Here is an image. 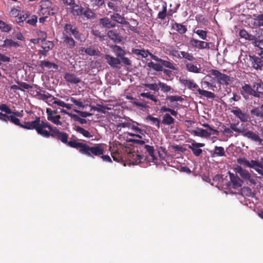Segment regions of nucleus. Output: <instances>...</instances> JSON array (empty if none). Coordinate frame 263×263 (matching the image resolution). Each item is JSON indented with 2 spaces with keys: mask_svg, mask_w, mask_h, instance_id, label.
Listing matches in <instances>:
<instances>
[{
  "mask_svg": "<svg viewBox=\"0 0 263 263\" xmlns=\"http://www.w3.org/2000/svg\"><path fill=\"white\" fill-rule=\"evenodd\" d=\"M53 103H54V104L57 105L59 106L62 107L63 108H65L67 109H70L71 108V104H66L64 101L59 100L58 99L55 100L53 102Z\"/></svg>",
  "mask_w": 263,
  "mask_h": 263,
  "instance_id": "nucleus-50",
  "label": "nucleus"
},
{
  "mask_svg": "<svg viewBox=\"0 0 263 263\" xmlns=\"http://www.w3.org/2000/svg\"><path fill=\"white\" fill-rule=\"evenodd\" d=\"M141 124L136 122L131 123L129 129L132 130L134 133H126V134L133 137V138L128 139L127 141L134 144L139 145H144L146 141L145 139V131L142 129L140 126Z\"/></svg>",
  "mask_w": 263,
  "mask_h": 263,
  "instance_id": "nucleus-3",
  "label": "nucleus"
},
{
  "mask_svg": "<svg viewBox=\"0 0 263 263\" xmlns=\"http://www.w3.org/2000/svg\"><path fill=\"white\" fill-rule=\"evenodd\" d=\"M237 162L240 165H243L245 167H249V166H250L249 165H250L249 161L247 160L245 158H239L237 159Z\"/></svg>",
  "mask_w": 263,
  "mask_h": 263,
  "instance_id": "nucleus-62",
  "label": "nucleus"
},
{
  "mask_svg": "<svg viewBox=\"0 0 263 263\" xmlns=\"http://www.w3.org/2000/svg\"><path fill=\"white\" fill-rule=\"evenodd\" d=\"M108 36L112 41L120 42L121 41V37L120 35L114 30H110L107 33Z\"/></svg>",
  "mask_w": 263,
  "mask_h": 263,
  "instance_id": "nucleus-40",
  "label": "nucleus"
},
{
  "mask_svg": "<svg viewBox=\"0 0 263 263\" xmlns=\"http://www.w3.org/2000/svg\"><path fill=\"white\" fill-rule=\"evenodd\" d=\"M205 144L201 143H197L193 141L191 144L189 145V148L191 149L193 154L196 157L199 156L202 153L201 147H204Z\"/></svg>",
  "mask_w": 263,
  "mask_h": 263,
  "instance_id": "nucleus-14",
  "label": "nucleus"
},
{
  "mask_svg": "<svg viewBox=\"0 0 263 263\" xmlns=\"http://www.w3.org/2000/svg\"><path fill=\"white\" fill-rule=\"evenodd\" d=\"M66 101H71V102L74 103L76 106H78L79 107L82 108L84 107L83 103L82 101H81L80 100H77L73 97H70V98H68L66 100Z\"/></svg>",
  "mask_w": 263,
  "mask_h": 263,
  "instance_id": "nucleus-59",
  "label": "nucleus"
},
{
  "mask_svg": "<svg viewBox=\"0 0 263 263\" xmlns=\"http://www.w3.org/2000/svg\"><path fill=\"white\" fill-rule=\"evenodd\" d=\"M40 14L43 15H53L58 12L57 7L53 6L50 0L42 1L40 3Z\"/></svg>",
  "mask_w": 263,
  "mask_h": 263,
  "instance_id": "nucleus-6",
  "label": "nucleus"
},
{
  "mask_svg": "<svg viewBox=\"0 0 263 263\" xmlns=\"http://www.w3.org/2000/svg\"><path fill=\"white\" fill-rule=\"evenodd\" d=\"M12 29L10 25L7 24L5 22L0 20V30L3 32H9Z\"/></svg>",
  "mask_w": 263,
  "mask_h": 263,
  "instance_id": "nucleus-47",
  "label": "nucleus"
},
{
  "mask_svg": "<svg viewBox=\"0 0 263 263\" xmlns=\"http://www.w3.org/2000/svg\"><path fill=\"white\" fill-rule=\"evenodd\" d=\"M47 113V120L52 123L57 125H62V123L60 120L61 117L60 115L58 116H52L51 109L47 108L46 110Z\"/></svg>",
  "mask_w": 263,
  "mask_h": 263,
  "instance_id": "nucleus-18",
  "label": "nucleus"
},
{
  "mask_svg": "<svg viewBox=\"0 0 263 263\" xmlns=\"http://www.w3.org/2000/svg\"><path fill=\"white\" fill-rule=\"evenodd\" d=\"M235 170L243 179L249 181L253 184H256V179L251 176V174L248 171L243 169L240 166H238L236 167Z\"/></svg>",
  "mask_w": 263,
  "mask_h": 263,
  "instance_id": "nucleus-11",
  "label": "nucleus"
},
{
  "mask_svg": "<svg viewBox=\"0 0 263 263\" xmlns=\"http://www.w3.org/2000/svg\"><path fill=\"white\" fill-rule=\"evenodd\" d=\"M31 116V118L33 120L30 122H24V123H21L20 120L17 117H14L10 115L9 121L15 125L18 126L28 130H33L35 129L37 133L38 129H39L42 121L40 116H37L32 111L29 112Z\"/></svg>",
  "mask_w": 263,
  "mask_h": 263,
  "instance_id": "nucleus-4",
  "label": "nucleus"
},
{
  "mask_svg": "<svg viewBox=\"0 0 263 263\" xmlns=\"http://www.w3.org/2000/svg\"><path fill=\"white\" fill-rule=\"evenodd\" d=\"M144 148L146 150V152L148 155L146 157V160L149 163V165L157 164L159 162L157 154H158L160 155L159 152H155L154 147L149 145L145 144Z\"/></svg>",
  "mask_w": 263,
  "mask_h": 263,
  "instance_id": "nucleus-7",
  "label": "nucleus"
},
{
  "mask_svg": "<svg viewBox=\"0 0 263 263\" xmlns=\"http://www.w3.org/2000/svg\"><path fill=\"white\" fill-rule=\"evenodd\" d=\"M39 67L43 70L52 69V70H57L59 68L56 64L47 61H41Z\"/></svg>",
  "mask_w": 263,
  "mask_h": 263,
  "instance_id": "nucleus-21",
  "label": "nucleus"
},
{
  "mask_svg": "<svg viewBox=\"0 0 263 263\" xmlns=\"http://www.w3.org/2000/svg\"><path fill=\"white\" fill-rule=\"evenodd\" d=\"M16 83L17 85H20V90L25 91V90L29 89L30 88H32V86L30 84H27L26 82H21L20 81H16Z\"/></svg>",
  "mask_w": 263,
  "mask_h": 263,
  "instance_id": "nucleus-52",
  "label": "nucleus"
},
{
  "mask_svg": "<svg viewBox=\"0 0 263 263\" xmlns=\"http://www.w3.org/2000/svg\"><path fill=\"white\" fill-rule=\"evenodd\" d=\"M175 122V119L168 114H164L162 117V123L165 125H170Z\"/></svg>",
  "mask_w": 263,
  "mask_h": 263,
  "instance_id": "nucleus-37",
  "label": "nucleus"
},
{
  "mask_svg": "<svg viewBox=\"0 0 263 263\" xmlns=\"http://www.w3.org/2000/svg\"><path fill=\"white\" fill-rule=\"evenodd\" d=\"M231 112L240 121L246 122L249 119V115L245 111H242L238 107H234L231 109Z\"/></svg>",
  "mask_w": 263,
  "mask_h": 263,
  "instance_id": "nucleus-13",
  "label": "nucleus"
},
{
  "mask_svg": "<svg viewBox=\"0 0 263 263\" xmlns=\"http://www.w3.org/2000/svg\"><path fill=\"white\" fill-rule=\"evenodd\" d=\"M71 147L79 149L80 153L88 157L100 156L103 154L104 147L101 144L90 146L88 144L78 141H71L69 143Z\"/></svg>",
  "mask_w": 263,
  "mask_h": 263,
  "instance_id": "nucleus-2",
  "label": "nucleus"
},
{
  "mask_svg": "<svg viewBox=\"0 0 263 263\" xmlns=\"http://www.w3.org/2000/svg\"><path fill=\"white\" fill-rule=\"evenodd\" d=\"M166 99L168 101H170L171 102H182L183 100V98H182L181 96H167L166 98Z\"/></svg>",
  "mask_w": 263,
  "mask_h": 263,
  "instance_id": "nucleus-56",
  "label": "nucleus"
},
{
  "mask_svg": "<svg viewBox=\"0 0 263 263\" xmlns=\"http://www.w3.org/2000/svg\"><path fill=\"white\" fill-rule=\"evenodd\" d=\"M20 46V44L19 43L17 42H14L12 39H6L4 41L3 44L1 45V47L2 48H11V47H15L17 48Z\"/></svg>",
  "mask_w": 263,
  "mask_h": 263,
  "instance_id": "nucleus-32",
  "label": "nucleus"
},
{
  "mask_svg": "<svg viewBox=\"0 0 263 263\" xmlns=\"http://www.w3.org/2000/svg\"><path fill=\"white\" fill-rule=\"evenodd\" d=\"M143 85L151 90L158 91L159 90V82L157 83H145Z\"/></svg>",
  "mask_w": 263,
  "mask_h": 263,
  "instance_id": "nucleus-51",
  "label": "nucleus"
},
{
  "mask_svg": "<svg viewBox=\"0 0 263 263\" xmlns=\"http://www.w3.org/2000/svg\"><path fill=\"white\" fill-rule=\"evenodd\" d=\"M253 44L255 46L258 47L261 51H263V40H258L256 37L255 41H253Z\"/></svg>",
  "mask_w": 263,
  "mask_h": 263,
  "instance_id": "nucleus-64",
  "label": "nucleus"
},
{
  "mask_svg": "<svg viewBox=\"0 0 263 263\" xmlns=\"http://www.w3.org/2000/svg\"><path fill=\"white\" fill-rule=\"evenodd\" d=\"M249 57L252 67L254 69L256 70L263 69V60L261 58L255 55H250Z\"/></svg>",
  "mask_w": 263,
  "mask_h": 263,
  "instance_id": "nucleus-15",
  "label": "nucleus"
},
{
  "mask_svg": "<svg viewBox=\"0 0 263 263\" xmlns=\"http://www.w3.org/2000/svg\"><path fill=\"white\" fill-rule=\"evenodd\" d=\"M63 40L64 45L70 49H73L76 45L74 39L69 35H63Z\"/></svg>",
  "mask_w": 263,
  "mask_h": 263,
  "instance_id": "nucleus-24",
  "label": "nucleus"
},
{
  "mask_svg": "<svg viewBox=\"0 0 263 263\" xmlns=\"http://www.w3.org/2000/svg\"><path fill=\"white\" fill-rule=\"evenodd\" d=\"M93 10H98L105 4L104 0H86Z\"/></svg>",
  "mask_w": 263,
  "mask_h": 263,
  "instance_id": "nucleus-31",
  "label": "nucleus"
},
{
  "mask_svg": "<svg viewBox=\"0 0 263 263\" xmlns=\"http://www.w3.org/2000/svg\"><path fill=\"white\" fill-rule=\"evenodd\" d=\"M161 65L164 66L166 68H170L172 70H176V67L174 66V64L170 61L162 60L161 63Z\"/></svg>",
  "mask_w": 263,
  "mask_h": 263,
  "instance_id": "nucleus-55",
  "label": "nucleus"
},
{
  "mask_svg": "<svg viewBox=\"0 0 263 263\" xmlns=\"http://www.w3.org/2000/svg\"><path fill=\"white\" fill-rule=\"evenodd\" d=\"M197 91L199 95L205 97L207 98L214 99L215 98V95L211 91L202 90L199 88H198Z\"/></svg>",
  "mask_w": 263,
  "mask_h": 263,
  "instance_id": "nucleus-45",
  "label": "nucleus"
},
{
  "mask_svg": "<svg viewBox=\"0 0 263 263\" xmlns=\"http://www.w3.org/2000/svg\"><path fill=\"white\" fill-rule=\"evenodd\" d=\"M253 88L256 93V98H260L263 94V82L260 79H257L253 83Z\"/></svg>",
  "mask_w": 263,
  "mask_h": 263,
  "instance_id": "nucleus-16",
  "label": "nucleus"
},
{
  "mask_svg": "<svg viewBox=\"0 0 263 263\" xmlns=\"http://www.w3.org/2000/svg\"><path fill=\"white\" fill-rule=\"evenodd\" d=\"M159 88L161 89V90L163 93H168L169 92H173V88L167 85L166 83L162 82L160 81H159Z\"/></svg>",
  "mask_w": 263,
  "mask_h": 263,
  "instance_id": "nucleus-39",
  "label": "nucleus"
},
{
  "mask_svg": "<svg viewBox=\"0 0 263 263\" xmlns=\"http://www.w3.org/2000/svg\"><path fill=\"white\" fill-rule=\"evenodd\" d=\"M230 178L231 182L232 183L233 188H237L240 187L243 183V181L239 178L238 176L234 174L229 173Z\"/></svg>",
  "mask_w": 263,
  "mask_h": 263,
  "instance_id": "nucleus-26",
  "label": "nucleus"
},
{
  "mask_svg": "<svg viewBox=\"0 0 263 263\" xmlns=\"http://www.w3.org/2000/svg\"><path fill=\"white\" fill-rule=\"evenodd\" d=\"M190 44L195 48H198L199 49H204L205 48H210L209 43L205 42L202 41H199L197 39L192 38L190 40Z\"/></svg>",
  "mask_w": 263,
  "mask_h": 263,
  "instance_id": "nucleus-17",
  "label": "nucleus"
},
{
  "mask_svg": "<svg viewBox=\"0 0 263 263\" xmlns=\"http://www.w3.org/2000/svg\"><path fill=\"white\" fill-rule=\"evenodd\" d=\"M240 93L246 100L249 99V96L256 97L255 95H256V93L254 90L253 86H251L250 85L246 83L242 86Z\"/></svg>",
  "mask_w": 263,
  "mask_h": 263,
  "instance_id": "nucleus-12",
  "label": "nucleus"
},
{
  "mask_svg": "<svg viewBox=\"0 0 263 263\" xmlns=\"http://www.w3.org/2000/svg\"><path fill=\"white\" fill-rule=\"evenodd\" d=\"M74 16H81L83 18L88 20L94 19L96 14L94 11L89 7H83L78 5L74 6L71 11Z\"/></svg>",
  "mask_w": 263,
  "mask_h": 263,
  "instance_id": "nucleus-5",
  "label": "nucleus"
},
{
  "mask_svg": "<svg viewBox=\"0 0 263 263\" xmlns=\"http://www.w3.org/2000/svg\"><path fill=\"white\" fill-rule=\"evenodd\" d=\"M53 47V44L50 41H45L42 44V49L40 52L44 56L47 55L48 52Z\"/></svg>",
  "mask_w": 263,
  "mask_h": 263,
  "instance_id": "nucleus-23",
  "label": "nucleus"
},
{
  "mask_svg": "<svg viewBox=\"0 0 263 263\" xmlns=\"http://www.w3.org/2000/svg\"><path fill=\"white\" fill-rule=\"evenodd\" d=\"M171 13L167 12V3L166 2L163 1L162 3V7L161 10L159 11L157 17L161 20H164L166 17L168 18L169 16H171Z\"/></svg>",
  "mask_w": 263,
  "mask_h": 263,
  "instance_id": "nucleus-20",
  "label": "nucleus"
},
{
  "mask_svg": "<svg viewBox=\"0 0 263 263\" xmlns=\"http://www.w3.org/2000/svg\"><path fill=\"white\" fill-rule=\"evenodd\" d=\"M254 23L259 27L263 26V14H259L256 17Z\"/></svg>",
  "mask_w": 263,
  "mask_h": 263,
  "instance_id": "nucleus-57",
  "label": "nucleus"
},
{
  "mask_svg": "<svg viewBox=\"0 0 263 263\" xmlns=\"http://www.w3.org/2000/svg\"><path fill=\"white\" fill-rule=\"evenodd\" d=\"M239 122L238 121L237 123H232L230 124V128L232 129V131L235 132L239 134H241L242 135L243 133L245 130V128L240 129L237 127L238 125L239 124Z\"/></svg>",
  "mask_w": 263,
  "mask_h": 263,
  "instance_id": "nucleus-48",
  "label": "nucleus"
},
{
  "mask_svg": "<svg viewBox=\"0 0 263 263\" xmlns=\"http://www.w3.org/2000/svg\"><path fill=\"white\" fill-rule=\"evenodd\" d=\"M193 133L195 135L200 137H208L211 135L210 132L202 128H197L196 130H194Z\"/></svg>",
  "mask_w": 263,
  "mask_h": 263,
  "instance_id": "nucleus-38",
  "label": "nucleus"
},
{
  "mask_svg": "<svg viewBox=\"0 0 263 263\" xmlns=\"http://www.w3.org/2000/svg\"><path fill=\"white\" fill-rule=\"evenodd\" d=\"M135 100L134 101V104L138 107H142L144 108H146L148 107L147 103L144 101H138L137 99H135Z\"/></svg>",
  "mask_w": 263,
  "mask_h": 263,
  "instance_id": "nucleus-63",
  "label": "nucleus"
},
{
  "mask_svg": "<svg viewBox=\"0 0 263 263\" xmlns=\"http://www.w3.org/2000/svg\"><path fill=\"white\" fill-rule=\"evenodd\" d=\"M185 67L186 70L192 73H199L200 72L201 68L200 65L199 64L198 66L192 63H185Z\"/></svg>",
  "mask_w": 263,
  "mask_h": 263,
  "instance_id": "nucleus-29",
  "label": "nucleus"
},
{
  "mask_svg": "<svg viewBox=\"0 0 263 263\" xmlns=\"http://www.w3.org/2000/svg\"><path fill=\"white\" fill-rule=\"evenodd\" d=\"M140 96L148 99L155 103L158 102V99L157 98L156 96L152 94L151 92H142L140 93Z\"/></svg>",
  "mask_w": 263,
  "mask_h": 263,
  "instance_id": "nucleus-46",
  "label": "nucleus"
},
{
  "mask_svg": "<svg viewBox=\"0 0 263 263\" xmlns=\"http://www.w3.org/2000/svg\"><path fill=\"white\" fill-rule=\"evenodd\" d=\"M194 32L197 34L199 37L202 39V40H206L207 37V31L201 30V29H198V30H194Z\"/></svg>",
  "mask_w": 263,
  "mask_h": 263,
  "instance_id": "nucleus-54",
  "label": "nucleus"
},
{
  "mask_svg": "<svg viewBox=\"0 0 263 263\" xmlns=\"http://www.w3.org/2000/svg\"><path fill=\"white\" fill-rule=\"evenodd\" d=\"M111 18L118 23L121 24H125L126 21L125 18L121 15L119 13H115L111 16Z\"/></svg>",
  "mask_w": 263,
  "mask_h": 263,
  "instance_id": "nucleus-43",
  "label": "nucleus"
},
{
  "mask_svg": "<svg viewBox=\"0 0 263 263\" xmlns=\"http://www.w3.org/2000/svg\"><path fill=\"white\" fill-rule=\"evenodd\" d=\"M180 83L183 85L185 87H187L189 89H198L199 87L197 84H196L193 80H187L182 79H180Z\"/></svg>",
  "mask_w": 263,
  "mask_h": 263,
  "instance_id": "nucleus-22",
  "label": "nucleus"
},
{
  "mask_svg": "<svg viewBox=\"0 0 263 263\" xmlns=\"http://www.w3.org/2000/svg\"><path fill=\"white\" fill-rule=\"evenodd\" d=\"M0 110L7 114L8 115H10L11 113H12L11 109L6 104H2L0 105Z\"/></svg>",
  "mask_w": 263,
  "mask_h": 263,
  "instance_id": "nucleus-60",
  "label": "nucleus"
},
{
  "mask_svg": "<svg viewBox=\"0 0 263 263\" xmlns=\"http://www.w3.org/2000/svg\"><path fill=\"white\" fill-rule=\"evenodd\" d=\"M180 54L183 59H185L189 61L192 62L195 59L192 53H190L187 52L182 51H180Z\"/></svg>",
  "mask_w": 263,
  "mask_h": 263,
  "instance_id": "nucleus-53",
  "label": "nucleus"
},
{
  "mask_svg": "<svg viewBox=\"0 0 263 263\" xmlns=\"http://www.w3.org/2000/svg\"><path fill=\"white\" fill-rule=\"evenodd\" d=\"M210 74L215 76L217 79V82L222 85L228 86L231 81V77L226 74L221 73L216 69H212L210 71Z\"/></svg>",
  "mask_w": 263,
  "mask_h": 263,
  "instance_id": "nucleus-8",
  "label": "nucleus"
},
{
  "mask_svg": "<svg viewBox=\"0 0 263 263\" xmlns=\"http://www.w3.org/2000/svg\"><path fill=\"white\" fill-rule=\"evenodd\" d=\"M239 35L240 37L244 38L247 40L252 41H255L256 36L250 34L245 29H241L239 31Z\"/></svg>",
  "mask_w": 263,
  "mask_h": 263,
  "instance_id": "nucleus-35",
  "label": "nucleus"
},
{
  "mask_svg": "<svg viewBox=\"0 0 263 263\" xmlns=\"http://www.w3.org/2000/svg\"><path fill=\"white\" fill-rule=\"evenodd\" d=\"M242 136L252 141H253L259 145H263V139L259 135L258 133L252 130H247L246 129L243 133Z\"/></svg>",
  "mask_w": 263,
  "mask_h": 263,
  "instance_id": "nucleus-10",
  "label": "nucleus"
},
{
  "mask_svg": "<svg viewBox=\"0 0 263 263\" xmlns=\"http://www.w3.org/2000/svg\"><path fill=\"white\" fill-rule=\"evenodd\" d=\"M104 58L107 63L111 67L117 68L118 65L121 64V61L118 58H115L109 54L105 55Z\"/></svg>",
  "mask_w": 263,
  "mask_h": 263,
  "instance_id": "nucleus-19",
  "label": "nucleus"
},
{
  "mask_svg": "<svg viewBox=\"0 0 263 263\" xmlns=\"http://www.w3.org/2000/svg\"><path fill=\"white\" fill-rule=\"evenodd\" d=\"M64 78L67 82L73 84H77L81 81L79 78L73 73H66Z\"/></svg>",
  "mask_w": 263,
  "mask_h": 263,
  "instance_id": "nucleus-25",
  "label": "nucleus"
},
{
  "mask_svg": "<svg viewBox=\"0 0 263 263\" xmlns=\"http://www.w3.org/2000/svg\"><path fill=\"white\" fill-rule=\"evenodd\" d=\"M30 13L29 12H23L22 14H20V16L17 17L16 21L20 26H23L24 24V22L25 21L26 22V21L28 19Z\"/></svg>",
  "mask_w": 263,
  "mask_h": 263,
  "instance_id": "nucleus-34",
  "label": "nucleus"
},
{
  "mask_svg": "<svg viewBox=\"0 0 263 263\" xmlns=\"http://www.w3.org/2000/svg\"><path fill=\"white\" fill-rule=\"evenodd\" d=\"M222 133L224 135H226L229 137L233 136V133L232 131V129H230V127H228L225 125H223L222 127Z\"/></svg>",
  "mask_w": 263,
  "mask_h": 263,
  "instance_id": "nucleus-61",
  "label": "nucleus"
},
{
  "mask_svg": "<svg viewBox=\"0 0 263 263\" xmlns=\"http://www.w3.org/2000/svg\"><path fill=\"white\" fill-rule=\"evenodd\" d=\"M173 28L180 34H184L187 31V27L186 26L177 22H175L173 24Z\"/></svg>",
  "mask_w": 263,
  "mask_h": 263,
  "instance_id": "nucleus-33",
  "label": "nucleus"
},
{
  "mask_svg": "<svg viewBox=\"0 0 263 263\" xmlns=\"http://www.w3.org/2000/svg\"><path fill=\"white\" fill-rule=\"evenodd\" d=\"M63 35H72L76 39L80 38L79 31L75 25L67 23L64 26Z\"/></svg>",
  "mask_w": 263,
  "mask_h": 263,
  "instance_id": "nucleus-9",
  "label": "nucleus"
},
{
  "mask_svg": "<svg viewBox=\"0 0 263 263\" xmlns=\"http://www.w3.org/2000/svg\"><path fill=\"white\" fill-rule=\"evenodd\" d=\"M75 129L77 133L82 134L84 137L88 138L92 137V135L89 131L85 129L80 126H76Z\"/></svg>",
  "mask_w": 263,
  "mask_h": 263,
  "instance_id": "nucleus-41",
  "label": "nucleus"
},
{
  "mask_svg": "<svg viewBox=\"0 0 263 263\" xmlns=\"http://www.w3.org/2000/svg\"><path fill=\"white\" fill-rule=\"evenodd\" d=\"M37 21V16L35 15H33L31 16H29L28 19L26 21V23L32 26H34L36 25Z\"/></svg>",
  "mask_w": 263,
  "mask_h": 263,
  "instance_id": "nucleus-58",
  "label": "nucleus"
},
{
  "mask_svg": "<svg viewBox=\"0 0 263 263\" xmlns=\"http://www.w3.org/2000/svg\"><path fill=\"white\" fill-rule=\"evenodd\" d=\"M212 157H222L225 155V151L223 147L216 146L213 151L210 152Z\"/></svg>",
  "mask_w": 263,
  "mask_h": 263,
  "instance_id": "nucleus-27",
  "label": "nucleus"
},
{
  "mask_svg": "<svg viewBox=\"0 0 263 263\" xmlns=\"http://www.w3.org/2000/svg\"><path fill=\"white\" fill-rule=\"evenodd\" d=\"M100 23L102 27L106 28H112L116 26V23L112 22L108 17H103L100 19Z\"/></svg>",
  "mask_w": 263,
  "mask_h": 263,
  "instance_id": "nucleus-30",
  "label": "nucleus"
},
{
  "mask_svg": "<svg viewBox=\"0 0 263 263\" xmlns=\"http://www.w3.org/2000/svg\"><path fill=\"white\" fill-rule=\"evenodd\" d=\"M133 164L136 165L140 164L142 166H144L142 164V161L146 160V157L145 156L137 154H135L133 155Z\"/></svg>",
  "mask_w": 263,
  "mask_h": 263,
  "instance_id": "nucleus-36",
  "label": "nucleus"
},
{
  "mask_svg": "<svg viewBox=\"0 0 263 263\" xmlns=\"http://www.w3.org/2000/svg\"><path fill=\"white\" fill-rule=\"evenodd\" d=\"M132 53L141 57V58H146L148 56V51H145L144 50H141L138 49H134L132 50Z\"/></svg>",
  "mask_w": 263,
  "mask_h": 263,
  "instance_id": "nucleus-49",
  "label": "nucleus"
},
{
  "mask_svg": "<svg viewBox=\"0 0 263 263\" xmlns=\"http://www.w3.org/2000/svg\"><path fill=\"white\" fill-rule=\"evenodd\" d=\"M37 134L46 138L52 137L70 147L71 146L69 143L71 141H78L74 136H72L69 141H68V135L67 133L60 131L57 127L51 126L46 121L42 120Z\"/></svg>",
  "mask_w": 263,
  "mask_h": 263,
  "instance_id": "nucleus-1",
  "label": "nucleus"
},
{
  "mask_svg": "<svg viewBox=\"0 0 263 263\" xmlns=\"http://www.w3.org/2000/svg\"><path fill=\"white\" fill-rule=\"evenodd\" d=\"M80 51L82 52H84L85 53L90 56H100L101 54L100 51L98 49H96L91 46H89L86 48H82L80 49Z\"/></svg>",
  "mask_w": 263,
  "mask_h": 263,
  "instance_id": "nucleus-28",
  "label": "nucleus"
},
{
  "mask_svg": "<svg viewBox=\"0 0 263 263\" xmlns=\"http://www.w3.org/2000/svg\"><path fill=\"white\" fill-rule=\"evenodd\" d=\"M113 51L118 59L121 58L125 54L124 50L120 46L118 45L114 46L113 47Z\"/></svg>",
  "mask_w": 263,
  "mask_h": 263,
  "instance_id": "nucleus-44",
  "label": "nucleus"
},
{
  "mask_svg": "<svg viewBox=\"0 0 263 263\" xmlns=\"http://www.w3.org/2000/svg\"><path fill=\"white\" fill-rule=\"evenodd\" d=\"M146 120L149 121L152 125H155L158 128H160V120L159 118L154 117L149 115L146 117Z\"/></svg>",
  "mask_w": 263,
  "mask_h": 263,
  "instance_id": "nucleus-42",
  "label": "nucleus"
}]
</instances>
